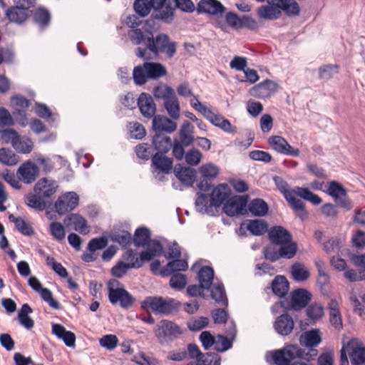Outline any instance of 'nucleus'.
<instances>
[{
	"label": "nucleus",
	"mask_w": 365,
	"mask_h": 365,
	"mask_svg": "<svg viewBox=\"0 0 365 365\" xmlns=\"http://www.w3.org/2000/svg\"><path fill=\"white\" fill-rule=\"evenodd\" d=\"M128 36L133 44L145 46V48L138 47L135 51V56L145 61L157 58L163 53L172 58L176 53L175 43L171 42L165 34L160 33L154 36L148 29H134L128 31Z\"/></svg>",
	"instance_id": "f257e3e1"
},
{
	"label": "nucleus",
	"mask_w": 365,
	"mask_h": 365,
	"mask_svg": "<svg viewBox=\"0 0 365 365\" xmlns=\"http://www.w3.org/2000/svg\"><path fill=\"white\" fill-rule=\"evenodd\" d=\"M306 349H299L296 345H289L282 349L275 351L273 360L277 365H288L297 358L309 361L317 356L318 351L314 347H307Z\"/></svg>",
	"instance_id": "f03ea898"
},
{
	"label": "nucleus",
	"mask_w": 365,
	"mask_h": 365,
	"mask_svg": "<svg viewBox=\"0 0 365 365\" xmlns=\"http://www.w3.org/2000/svg\"><path fill=\"white\" fill-rule=\"evenodd\" d=\"M297 196L307 201H309L314 205H319L322 202L321 197L312 192L308 188L295 187L292 189V192L286 195L284 198L292 208L298 212L297 215L302 219L307 217V212L305 210L304 203L300 199L297 198Z\"/></svg>",
	"instance_id": "7ed1b4c3"
},
{
	"label": "nucleus",
	"mask_w": 365,
	"mask_h": 365,
	"mask_svg": "<svg viewBox=\"0 0 365 365\" xmlns=\"http://www.w3.org/2000/svg\"><path fill=\"white\" fill-rule=\"evenodd\" d=\"M180 303L174 299L162 297H147L141 303L143 309H150L155 314L168 315L177 311Z\"/></svg>",
	"instance_id": "20e7f679"
},
{
	"label": "nucleus",
	"mask_w": 365,
	"mask_h": 365,
	"mask_svg": "<svg viewBox=\"0 0 365 365\" xmlns=\"http://www.w3.org/2000/svg\"><path fill=\"white\" fill-rule=\"evenodd\" d=\"M190 105L195 110L200 112L215 126L228 133L237 132L236 127L233 126L227 119L221 115L215 114L210 109L202 106L196 96H194L193 99L190 101Z\"/></svg>",
	"instance_id": "39448f33"
},
{
	"label": "nucleus",
	"mask_w": 365,
	"mask_h": 365,
	"mask_svg": "<svg viewBox=\"0 0 365 365\" xmlns=\"http://www.w3.org/2000/svg\"><path fill=\"white\" fill-rule=\"evenodd\" d=\"M312 294L307 289L299 288L291 293V299L283 298L279 304L285 310L299 311L307 307L311 301Z\"/></svg>",
	"instance_id": "423d86ee"
},
{
	"label": "nucleus",
	"mask_w": 365,
	"mask_h": 365,
	"mask_svg": "<svg viewBox=\"0 0 365 365\" xmlns=\"http://www.w3.org/2000/svg\"><path fill=\"white\" fill-rule=\"evenodd\" d=\"M173 167V159L165 156V154L155 153L151 158V170L159 181L165 179V175L171 173Z\"/></svg>",
	"instance_id": "0eeeda50"
},
{
	"label": "nucleus",
	"mask_w": 365,
	"mask_h": 365,
	"mask_svg": "<svg viewBox=\"0 0 365 365\" xmlns=\"http://www.w3.org/2000/svg\"><path fill=\"white\" fill-rule=\"evenodd\" d=\"M79 197L76 192L71 191L60 195L55 202L54 207L58 215H62L73 211L78 205Z\"/></svg>",
	"instance_id": "6e6552de"
},
{
	"label": "nucleus",
	"mask_w": 365,
	"mask_h": 365,
	"mask_svg": "<svg viewBox=\"0 0 365 365\" xmlns=\"http://www.w3.org/2000/svg\"><path fill=\"white\" fill-rule=\"evenodd\" d=\"M182 334V329L175 323L169 320H162L155 334L160 342L173 341Z\"/></svg>",
	"instance_id": "1a4fd4ad"
},
{
	"label": "nucleus",
	"mask_w": 365,
	"mask_h": 365,
	"mask_svg": "<svg viewBox=\"0 0 365 365\" xmlns=\"http://www.w3.org/2000/svg\"><path fill=\"white\" fill-rule=\"evenodd\" d=\"M247 204V197L234 196L229 198L226 202L224 203L223 211L229 217L244 215L246 212Z\"/></svg>",
	"instance_id": "9d476101"
},
{
	"label": "nucleus",
	"mask_w": 365,
	"mask_h": 365,
	"mask_svg": "<svg viewBox=\"0 0 365 365\" xmlns=\"http://www.w3.org/2000/svg\"><path fill=\"white\" fill-rule=\"evenodd\" d=\"M108 299L112 304H116L118 302L123 309H128L133 305L135 299L125 289L123 288H108Z\"/></svg>",
	"instance_id": "9b49d317"
},
{
	"label": "nucleus",
	"mask_w": 365,
	"mask_h": 365,
	"mask_svg": "<svg viewBox=\"0 0 365 365\" xmlns=\"http://www.w3.org/2000/svg\"><path fill=\"white\" fill-rule=\"evenodd\" d=\"M39 175V168L34 163L28 160L19 166L16 175L19 180L26 184L34 182Z\"/></svg>",
	"instance_id": "f8f14e48"
},
{
	"label": "nucleus",
	"mask_w": 365,
	"mask_h": 365,
	"mask_svg": "<svg viewBox=\"0 0 365 365\" xmlns=\"http://www.w3.org/2000/svg\"><path fill=\"white\" fill-rule=\"evenodd\" d=\"M327 192L334 199L339 206L351 210V205L347 197L346 191L339 182L337 181L330 182Z\"/></svg>",
	"instance_id": "ddd939ff"
},
{
	"label": "nucleus",
	"mask_w": 365,
	"mask_h": 365,
	"mask_svg": "<svg viewBox=\"0 0 365 365\" xmlns=\"http://www.w3.org/2000/svg\"><path fill=\"white\" fill-rule=\"evenodd\" d=\"M268 143L273 150L280 154L294 157H297L299 155V150L292 148L287 140L282 136L274 135L269 137Z\"/></svg>",
	"instance_id": "4468645a"
},
{
	"label": "nucleus",
	"mask_w": 365,
	"mask_h": 365,
	"mask_svg": "<svg viewBox=\"0 0 365 365\" xmlns=\"http://www.w3.org/2000/svg\"><path fill=\"white\" fill-rule=\"evenodd\" d=\"M198 14H207L212 16L222 14L225 7L217 0H200L196 8Z\"/></svg>",
	"instance_id": "2eb2a0df"
},
{
	"label": "nucleus",
	"mask_w": 365,
	"mask_h": 365,
	"mask_svg": "<svg viewBox=\"0 0 365 365\" xmlns=\"http://www.w3.org/2000/svg\"><path fill=\"white\" fill-rule=\"evenodd\" d=\"M63 222L66 226L73 225L75 231L81 235H86L90 231L87 220L78 213L69 214L64 218Z\"/></svg>",
	"instance_id": "dca6fc26"
},
{
	"label": "nucleus",
	"mask_w": 365,
	"mask_h": 365,
	"mask_svg": "<svg viewBox=\"0 0 365 365\" xmlns=\"http://www.w3.org/2000/svg\"><path fill=\"white\" fill-rule=\"evenodd\" d=\"M230 195V189L229 186L225 183L219 184L209 195L211 205L215 207H220L225 200H228Z\"/></svg>",
	"instance_id": "f3484780"
},
{
	"label": "nucleus",
	"mask_w": 365,
	"mask_h": 365,
	"mask_svg": "<svg viewBox=\"0 0 365 365\" xmlns=\"http://www.w3.org/2000/svg\"><path fill=\"white\" fill-rule=\"evenodd\" d=\"M138 106L141 114L148 118L154 117L156 107L153 98L148 93H142L138 98Z\"/></svg>",
	"instance_id": "a211bd4d"
},
{
	"label": "nucleus",
	"mask_w": 365,
	"mask_h": 365,
	"mask_svg": "<svg viewBox=\"0 0 365 365\" xmlns=\"http://www.w3.org/2000/svg\"><path fill=\"white\" fill-rule=\"evenodd\" d=\"M278 84L271 80L266 79L255 86L251 89V94L257 98H264L277 92Z\"/></svg>",
	"instance_id": "6ab92c4d"
},
{
	"label": "nucleus",
	"mask_w": 365,
	"mask_h": 365,
	"mask_svg": "<svg viewBox=\"0 0 365 365\" xmlns=\"http://www.w3.org/2000/svg\"><path fill=\"white\" fill-rule=\"evenodd\" d=\"M58 185L53 180L46 178L40 179L34 186V191L43 198L50 197L57 190Z\"/></svg>",
	"instance_id": "aec40b11"
},
{
	"label": "nucleus",
	"mask_w": 365,
	"mask_h": 365,
	"mask_svg": "<svg viewBox=\"0 0 365 365\" xmlns=\"http://www.w3.org/2000/svg\"><path fill=\"white\" fill-rule=\"evenodd\" d=\"M175 177L185 185L192 187L195 180L196 170L178 164L174 168Z\"/></svg>",
	"instance_id": "412c9836"
},
{
	"label": "nucleus",
	"mask_w": 365,
	"mask_h": 365,
	"mask_svg": "<svg viewBox=\"0 0 365 365\" xmlns=\"http://www.w3.org/2000/svg\"><path fill=\"white\" fill-rule=\"evenodd\" d=\"M294 323L292 317L288 314H281L274 324L275 331L282 336H287L292 331Z\"/></svg>",
	"instance_id": "4be33fe9"
},
{
	"label": "nucleus",
	"mask_w": 365,
	"mask_h": 365,
	"mask_svg": "<svg viewBox=\"0 0 365 365\" xmlns=\"http://www.w3.org/2000/svg\"><path fill=\"white\" fill-rule=\"evenodd\" d=\"M176 123L163 115H155L153 119V128L156 133L161 132L173 133L176 130Z\"/></svg>",
	"instance_id": "5701e85b"
},
{
	"label": "nucleus",
	"mask_w": 365,
	"mask_h": 365,
	"mask_svg": "<svg viewBox=\"0 0 365 365\" xmlns=\"http://www.w3.org/2000/svg\"><path fill=\"white\" fill-rule=\"evenodd\" d=\"M270 241L277 245L288 242L292 239V235L287 229L282 226H274L271 228L268 233Z\"/></svg>",
	"instance_id": "b1692460"
},
{
	"label": "nucleus",
	"mask_w": 365,
	"mask_h": 365,
	"mask_svg": "<svg viewBox=\"0 0 365 365\" xmlns=\"http://www.w3.org/2000/svg\"><path fill=\"white\" fill-rule=\"evenodd\" d=\"M52 333L59 339H62L67 346H75L76 335L72 331H67L63 325L52 324Z\"/></svg>",
	"instance_id": "393cba45"
},
{
	"label": "nucleus",
	"mask_w": 365,
	"mask_h": 365,
	"mask_svg": "<svg viewBox=\"0 0 365 365\" xmlns=\"http://www.w3.org/2000/svg\"><path fill=\"white\" fill-rule=\"evenodd\" d=\"M214 279V270L211 267L202 266L197 272V280L202 290L211 288Z\"/></svg>",
	"instance_id": "a878e982"
},
{
	"label": "nucleus",
	"mask_w": 365,
	"mask_h": 365,
	"mask_svg": "<svg viewBox=\"0 0 365 365\" xmlns=\"http://www.w3.org/2000/svg\"><path fill=\"white\" fill-rule=\"evenodd\" d=\"M143 68L150 79H158L167 75L166 68L160 63L145 62Z\"/></svg>",
	"instance_id": "bb28decb"
},
{
	"label": "nucleus",
	"mask_w": 365,
	"mask_h": 365,
	"mask_svg": "<svg viewBox=\"0 0 365 365\" xmlns=\"http://www.w3.org/2000/svg\"><path fill=\"white\" fill-rule=\"evenodd\" d=\"M152 145L155 153L165 154L172 147L171 138L169 136L156 133L153 138Z\"/></svg>",
	"instance_id": "cd10ccee"
},
{
	"label": "nucleus",
	"mask_w": 365,
	"mask_h": 365,
	"mask_svg": "<svg viewBox=\"0 0 365 365\" xmlns=\"http://www.w3.org/2000/svg\"><path fill=\"white\" fill-rule=\"evenodd\" d=\"M271 287L275 295L284 297L289 291V283L284 276L277 275L272 280Z\"/></svg>",
	"instance_id": "c85d7f7f"
},
{
	"label": "nucleus",
	"mask_w": 365,
	"mask_h": 365,
	"mask_svg": "<svg viewBox=\"0 0 365 365\" xmlns=\"http://www.w3.org/2000/svg\"><path fill=\"white\" fill-rule=\"evenodd\" d=\"M193 133V125L188 121L184 122L179 131L178 142H180L185 147L191 145L195 140Z\"/></svg>",
	"instance_id": "c756f323"
},
{
	"label": "nucleus",
	"mask_w": 365,
	"mask_h": 365,
	"mask_svg": "<svg viewBox=\"0 0 365 365\" xmlns=\"http://www.w3.org/2000/svg\"><path fill=\"white\" fill-rule=\"evenodd\" d=\"M33 19L41 29H44L48 27L50 24V12L46 8L39 6L34 11Z\"/></svg>",
	"instance_id": "7c9ffc66"
},
{
	"label": "nucleus",
	"mask_w": 365,
	"mask_h": 365,
	"mask_svg": "<svg viewBox=\"0 0 365 365\" xmlns=\"http://www.w3.org/2000/svg\"><path fill=\"white\" fill-rule=\"evenodd\" d=\"M6 15L10 21L21 24L28 18L29 12L27 9H24L19 5H16L8 9Z\"/></svg>",
	"instance_id": "2f4dec72"
},
{
	"label": "nucleus",
	"mask_w": 365,
	"mask_h": 365,
	"mask_svg": "<svg viewBox=\"0 0 365 365\" xmlns=\"http://www.w3.org/2000/svg\"><path fill=\"white\" fill-rule=\"evenodd\" d=\"M175 9L170 3H166L161 8L154 11L152 16L155 19L161 20L165 24H170L174 18Z\"/></svg>",
	"instance_id": "473e14b6"
},
{
	"label": "nucleus",
	"mask_w": 365,
	"mask_h": 365,
	"mask_svg": "<svg viewBox=\"0 0 365 365\" xmlns=\"http://www.w3.org/2000/svg\"><path fill=\"white\" fill-rule=\"evenodd\" d=\"M302 345L306 347L317 346L322 341L319 329H312L304 332L299 339Z\"/></svg>",
	"instance_id": "72a5a7b5"
},
{
	"label": "nucleus",
	"mask_w": 365,
	"mask_h": 365,
	"mask_svg": "<svg viewBox=\"0 0 365 365\" xmlns=\"http://www.w3.org/2000/svg\"><path fill=\"white\" fill-rule=\"evenodd\" d=\"M188 267L187 262L184 259H175L169 262L167 265L161 269L162 276H169L173 272L185 271Z\"/></svg>",
	"instance_id": "f704fd0d"
},
{
	"label": "nucleus",
	"mask_w": 365,
	"mask_h": 365,
	"mask_svg": "<svg viewBox=\"0 0 365 365\" xmlns=\"http://www.w3.org/2000/svg\"><path fill=\"white\" fill-rule=\"evenodd\" d=\"M9 220L14 223L16 229L23 235L31 236L34 234V230L32 227L26 222L22 217H16L13 214H10L9 215Z\"/></svg>",
	"instance_id": "c9c22d12"
},
{
	"label": "nucleus",
	"mask_w": 365,
	"mask_h": 365,
	"mask_svg": "<svg viewBox=\"0 0 365 365\" xmlns=\"http://www.w3.org/2000/svg\"><path fill=\"white\" fill-rule=\"evenodd\" d=\"M257 16L260 19L275 20L282 16L281 11L269 5H263L259 6L257 11Z\"/></svg>",
	"instance_id": "e433bc0d"
},
{
	"label": "nucleus",
	"mask_w": 365,
	"mask_h": 365,
	"mask_svg": "<svg viewBox=\"0 0 365 365\" xmlns=\"http://www.w3.org/2000/svg\"><path fill=\"white\" fill-rule=\"evenodd\" d=\"M267 204L262 199L252 200L248 205V210L255 216H264L268 212Z\"/></svg>",
	"instance_id": "4c0bfd02"
},
{
	"label": "nucleus",
	"mask_w": 365,
	"mask_h": 365,
	"mask_svg": "<svg viewBox=\"0 0 365 365\" xmlns=\"http://www.w3.org/2000/svg\"><path fill=\"white\" fill-rule=\"evenodd\" d=\"M150 240V232L145 227H141L135 231L133 243L136 247H145Z\"/></svg>",
	"instance_id": "58836bf2"
},
{
	"label": "nucleus",
	"mask_w": 365,
	"mask_h": 365,
	"mask_svg": "<svg viewBox=\"0 0 365 365\" xmlns=\"http://www.w3.org/2000/svg\"><path fill=\"white\" fill-rule=\"evenodd\" d=\"M211 297L217 304L227 307L228 301L222 283L213 284L211 289Z\"/></svg>",
	"instance_id": "ea45409f"
},
{
	"label": "nucleus",
	"mask_w": 365,
	"mask_h": 365,
	"mask_svg": "<svg viewBox=\"0 0 365 365\" xmlns=\"http://www.w3.org/2000/svg\"><path fill=\"white\" fill-rule=\"evenodd\" d=\"M19 162V157L11 149L0 148V163L4 165L14 166Z\"/></svg>",
	"instance_id": "a19ab883"
},
{
	"label": "nucleus",
	"mask_w": 365,
	"mask_h": 365,
	"mask_svg": "<svg viewBox=\"0 0 365 365\" xmlns=\"http://www.w3.org/2000/svg\"><path fill=\"white\" fill-rule=\"evenodd\" d=\"M279 256L282 258L290 259H292L297 252V244L293 241L292 239L289 240L288 242H284L279 245Z\"/></svg>",
	"instance_id": "79ce46f5"
},
{
	"label": "nucleus",
	"mask_w": 365,
	"mask_h": 365,
	"mask_svg": "<svg viewBox=\"0 0 365 365\" xmlns=\"http://www.w3.org/2000/svg\"><path fill=\"white\" fill-rule=\"evenodd\" d=\"M164 108L167 110L168 115L173 119H178L180 116V103L175 95L163 103Z\"/></svg>",
	"instance_id": "37998d69"
},
{
	"label": "nucleus",
	"mask_w": 365,
	"mask_h": 365,
	"mask_svg": "<svg viewBox=\"0 0 365 365\" xmlns=\"http://www.w3.org/2000/svg\"><path fill=\"white\" fill-rule=\"evenodd\" d=\"M291 274L294 280L297 282H302L307 279L310 273L305 266L299 262H295L291 267Z\"/></svg>",
	"instance_id": "c03bdc74"
},
{
	"label": "nucleus",
	"mask_w": 365,
	"mask_h": 365,
	"mask_svg": "<svg viewBox=\"0 0 365 365\" xmlns=\"http://www.w3.org/2000/svg\"><path fill=\"white\" fill-rule=\"evenodd\" d=\"M247 229L253 235L260 236L267 232V224L263 220H249L247 225Z\"/></svg>",
	"instance_id": "a18cd8bd"
},
{
	"label": "nucleus",
	"mask_w": 365,
	"mask_h": 365,
	"mask_svg": "<svg viewBox=\"0 0 365 365\" xmlns=\"http://www.w3.org/2000/svg\"><path fill=\"white\" fill-rule=\"evenodd\" d=\"M40 195L30 193L25 198V203L30 207L42 211L46 209V203Z\"/></svg>",
	"instance_id": "49530a36"
},
{
	"label": "nucleus",
	"mask_w": 365,
	"mask_h": 365,
	"mask_svg": "<svg viewBox=\"0 0 365 365\" xmlns=\"http://www.w3.org/2000/svg\"><path fill=\"white\" fill-rule=\"evenodd\" d=\"M349 357L351 365H365V348L349 347Z\"/></svg>",
	"instance_id": "de8ad7c7"
},
{
	"label": "nucleus",
	"mask_w": 365,
	"mask_h": 365,
	"mask_svg": "<svg viewBox=\"0 0 365 365\" xmlns=\"http://www.w3.org/2000/svg\"><path fill=\"white\" fill-rule=\"evenodd\" d=\"M280 11H284L289 16H298L300 8L295 0H281Z\"/></svg>",
	"instance_id": "09e8293b"
},
{
	"label": "nucleus",
	"mask_w": 365,
	"mask_h": 365,
	"mask_svg": "<svg viewBox=\"0 0 365 365\" xmlns=\"http://www.w3.org/2000/svg\"><path fill=\"white\" fill-rule=\"evenodd\" d=\"M135 152L138 158L143 160H148L152 158L155 154L154 148L152 145L148 143H140L135 146Z\"/></svg>",
	"instance_id": "8fccbe9b"
},
{
	"label": "nucleus",
	"mask_w": 365,
	"mask_h": 365,
	"mask_svg": "<svg viewBox=\"0 0 365 365\" xmlns=\"http://www.w3.org/2000/svg\"><path fill=\"white\" fill-rule=\"evenodd\" d=\"M130 269H136L134 263L126 264L125 262L119 261L111 268V274L116 278H121Z\"/></svg>",
	"instance_id": "3c124183"
},
{
	"label": "nucleus",
	"mask_w": 365,
	"mask_h": 365,
	"mask_svg": "<svg viewBox=\"0 0 365 365\" xmlns=\"http://www.w3.org/2000/svg\"><path fill=\"white\" fill-rule=\"evenodd\" d=\"M13 148L19 153H29L33 149V143L30 139L21 138L19 135L17 140L13 143Z\"/></svg>",
	"instance_id": "603ef678"
},
{
	"label": "nucleus",
	"mask_w": 365,
	"mask_h": 365,
	"mask_svg": "<svg viewBox=\"0 0 365 365\" xmlns=\"http://www.w3.org/2000/svg\"><path fill=\"white\" fill-rule=\"evenodd\" d=\"M113 242H118L122 247H126L131 243V235L125 230H121L112 233L110 236Z\"/></svg>",
	"instance_id": "864d4df0"
},
{
	"label": "nucleus",
	"mask_w": 365,
	"mask_h": 365,
	"mask_svg": "<svg viewBox=\"0 0 365 365\" xmlns=\"http://www.w3.org/2000/svg\"><path fill=\"white\" fill-rule=\"evenodd\" d=\"M209 322L206 317L192 318L187 322V326L190 331H198L207 327Z\"/></svg>",
	"instance_id": "5fc2aeb1"
},
{
	"label": "nucleus",
	"mask_w": 365,
	"mask_h": 365,
	"mask_svg": "<svg viewBox=\"0 0 365 365\" xmlns=\"http://www.w3.org/2000/svg\"><path fill=\"white\" fill-rule=\"evenodd\" d=\"M174 90L167 86H157L153 90V95L156 99H162L163 103L175 95Z\"/></svg>",
	"instance_id": "6e6d98bb"
},
{
	"label": "nucleus",
	"mask_w": 365,
	"mask_h": 365,
	"mask_svg": "<svg viewBox=\"0 0 365 365\" xmlns=\"http://www.w3.org/2000/svg\"><path fill=\"white\" fill-rule=\"evenodd\" d=\"M212 207L214 206L211 205L210 200L209 202L208 195L206 194H200L195 200V208L200 213H207Z\"/></svg>",
	"instance_id": "4d7b16f0"
},
{
	"label": "nucleus",
	"mask_w": 365,
	"mask_h": 365,
	"mask_svg": "<svg viewBox=\"0 0 365 365\" xmlns=\"http://www.w3.org/2000/svg\"><path fill=\"white\" fill-rule=\"evenodd\" d=\"M51 235L58 241L64 240L66 237L65 228L61 222H52L49 226Z\"/></svg>",
	"instance_id": "13d9d810"
},
{
	"label": "nucleus",
	"mask_w": 365,
	"mask_h": 365,
	"mask_svg": "<svg viewBox=\"0 0 365 365\" xmlns=\"http://www.w3.org/2000/svg\"><path fill=\"white\" fill-rule=\"evenodd\" d=\"M199 171L204 178L209 180L214 179L219 173L218 168L211 163L202 165Z\"/></svg>",
	"instance_id": "bf43d9fd"
},
{
	"label": "nucleus",
	"mask_w": 365,
	"mask_h": 365,
	"mask_svg": "<svg viewBox=\"0 0 365 365\" xmlns=\"http://www.w3.org/2000/svg\"><path fill=\"white\" fill-rule=\"evenodd\" d=\"M337 65H324L319 68V77L321 79L329 80L338 73Z\"/></svg>",
	"instance_id": "052dcab7"
},
{
	"label": "nucleus",
	"mask_w": 365,
	"mask_h": 365,
	"mask_svg": "<svg viewBox=\"0 0 365 365\" xmlns=\"http://www.w3.org/2000/svg\"><path fill=\"white\" fill-rule=\"evenodd\" d=\"M133 7L135 12L143 17L147 16L151 9L150 1L148 0H135Z\"/></svg>",
	"instance_id": "680f3d73"
},
{
	"label": "nucleus",
	"mask_w": 365,
	"mask_h": 365,
	"mask_svg": "<svg viewBox=\"0 0 365 365\" xmlns=\"http://www.w3.org/2000/svg\"><path fill=\"white\" fill-rule=\"evenodd\" d=\"M323 314L324 309L320 304H312L307 309V315L309 319L312 320L321 319Z\"/></svg>",
	"instance_id": "e2e57ef3"
},
{
	"label": "nucleus",
	"mask_w": 365,
	"mask_h": 365,
	"mask_svg": "<svg viewBox=\"0 0 365 365\" xmlns=\"http://www.w3.org/2000/svg\"><path fill=\"white\" fill-rule=\"evenodd\" d=\"M186 276L181 273L173 274L170 279V285L173 289L181 290L186 285Z\"/></svg>",
	"instance_id": "0e129e2a"
},
{
	"label": "nucleus",
	"mask_w": 365,
	"mask_h": 365,
	"mask_svg": "<svg viewBox=\"0 0 365 365\" xmlns=\"http://www.w3.org/2000/svg\"><path fill=\"white\" fill-rule=\"evenodd\" d=\"M107 245L108 240L105 237L93 238L88 242L87 249L90 252H94L96 250L105 248Z\"/></svg>",
	"instance_id": "69168bd1"
},
{
	"label": "nucleus",
	"mask_w": 365,
	"mask_h": 365,
	"mask_svg": "<svg viewBox=\"0 0 365 365\" xmlns=\"http://www.w3.org/2000/svg\"><path fill=\"white\" fill-rule=\"evenodd\" d=\"M41 297L43 300H44L48 304L55 309H59L61 308V305L53 298V294L50 289L48 288H43L39 292Z\"/></svg>",
	"instance_id": "338daca9"
},
{
	"label": "nucleus",
	"mask_w": 365,
	"mask_h": 365,
	"mask_svg": "<svg viewBox=\"0 0 365 365\" xmlns=\"http://www.w3.org/2000/svg\"><path fill=\"white\" fill-rule=\"evenodd\" d=\"M99 343L102 347L113 350L117 346L118 339L114 334H107L101 338Z\"/></svg>",
	"instance_id": "774afa93"
}]
</instances>
